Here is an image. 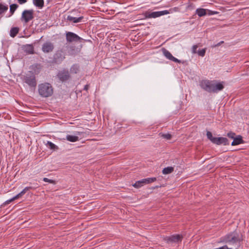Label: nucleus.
<instances>
[{"label":"nucleus","mask_w":249,"mask_h":249,"mask_svg":"<svg viewBox=\"0 0 249 249\" xmlns=\"http://www.w3.org/2000/svg\"><path fill=\"white\" fill-rule=\"evenodd\" d=\"M241 240L238 234L236 232H233L221 237L217 243H231L232 244L238 243V244H239Z\"/></svg>","instance_id":"nucleus-1"},{"label":"nucleus","mask_w":249,"mask_h":249,"mask_svg":"<svg viewBox=\"0 0 249 249\" xmlns=\"http://www.w3.org/2000/svg\"><path fill=\"white\" fill-rule=\"evenodd\" d=\"M38 93L42 97H48L53 94V88L48 83L40 84L38 85Z\"/></svg>","instance_id":"nucleus-2"},{"label":"nucleus","mask_w":249,"mask_h":249,"mask_svg":"<svg viewBox=\"0 0 249 249\" xmlns=\"http://www.w3.org/2000/svg\"><path fill=\"white\" fill-rule=\"evenodd\" d=\"M22 81L31 88H35L37 84L35 75L31 71H29L23 76Z\"/></svg>","instance_id":"nucleus-3"},{"label":"nucleus","mask_w":249,"mask_h":249,"mask_svg":"<svg viewBox=\"0 0 249 249\" xmlns=\"http://www.w3.org/2000/svg\"><path fill=\"white\" fill-rule=\"evenodd\" d=\"M207 137L212 142L217 145L223 144L227 145L229 144L228 140L225 137H214L213 136L212 133L210 131H207Z\"/></svg>","instance_id":"nucleus-4"},{"label":"nucleus","mask_w":249,"mask_h":249,"mask_svg":"<svg viewBox=\"0 0 249 249\" xmlns=\"http://www.w3.org/2000/svg\"><path fill=\"white\" fill-rule=\"evenodd\" d=\"M169 14L168 10H163L161 11L149 12L146 11L144 15L146 18H156L163 15Z\"/></svg>","instance_id":"nucleus-5"},{"label":"nucleus","mask_w":249,"mask_h":249,"mask_svg":"<svg viewBox=\"0 0 249 249\" xmlns=\"http://www.w3.org/2000/svg\"><path fill=\"white\" fill-rule=\"evenodd\" d=\"M183 236L180 234H175L171 236H165L163 240L167 243H177L181 242Z\"/></svg>","instance_id":"nucleus-6"},{"label":"nucleus","mask_w":249,"mask_h":249,"mask_svg":"<svg viewBox=\"0 0 249 249\" xmlns=\"http://www.w3.org/2000/svg\"><path fill=\"white\" fill-rule=\"evenodd\" d=\"M34 11L33 10H25L22 13L21 20L27 23L34 18Z\"/></svg>","instance_id":"nucleus-7"},{"label":"nucleus","mask_w":249,"mask_h":249,"mask_svg":"<svg viewBox=\"0 0 249 249\" xmlns=\"http://www.w3.org/2000/svg\"><path fill=\"white\" fill-rule=\"evenodd\" d=\"M213 81L209 80H202L200 82L199 85L200 87L204 90L211 92L212 86H213Z\"/></svg>","instance_id":"nucleus-8"},{"label":"nucleus","mask_w":249,"mask_h":249,"mask_svg":"<svg viewBox=\"0 0 249 249\" xmlns=\"http://www.w3.org/2000/svg\"><path fill=\"white\" fill-rule=\"evenodd\" d=\"M66 38L67 41L70 43L77 41L81 42L83 40V39L78 35L71 32H68L66 33Z\"/></svg>","instance_id":"nucleus-9"},{"label":"nucleus","mask_w":249,"mask_h":249,"mask_svg":"<svg viewBox=\"0 0 249 249\" xmlns=\"http://www.w3.org/2000/svg\"><path fill=\"white\" fill-rule=\"evenodd\" d=\"M57 76L59 80L62 82L66 81L71 77L69 71L66 69L59 71L57 73Z\"/></svg>","instance_id":"nucleus-10"},{"label":"nucleus","mask_w":249,"mask_h":249,"mask_svg":"<svg viewBox=\"0 0 249 249\" xmlns=\"http://www.w3.org/2000/svg\"><path fill=\"white\" fill-rule=\"evenodd\" d=\"M54 49V45L53 43L50 41L45 42L42 46V51L44 53L52 52Z\"/></svg>","instance_id":"nucleus-11"},{"label":"nucleus","mask_w":249,"mask_h":249,"mask_svg":"<svg viewBox=\"0 0 249 249\" xmlns=\"http://www.w3.org/2000/svg\"><path fill=\"white\" fill-rule=\"evenodd\" d=\"M213 86H212L211 92L216 93L223 90L224 88L223 82H217L215 80H213Z\"/></svg>","instance_id":"nucleus-12"},{"label":"nucleus","mask_w":249,"mask_h":249,"mask_svg":"<svg viewBox=\"0 0 249 249\" xmlns=\"http://www.w3.org/2000/svg\"><path fill=\"white\" fill-rule=\"evenodd\" d=\"M162 51L164 55L169 60L177 63L181 62L180 60L174 57L172 54L166 49L163 48L162 49Z\"/></svg>","instance_id":"nucleus-13"},{"label":"nucleus","mask_w":249,"mask_h":249,"mask_svg":"<svg viewBox=\"0 0 249 249\" xmlns=\"http://www.w3.org/2000/svg\"><path fill=\"white\" fill-rule=\"evenodd\" d=\"M38 184H36L35 186H28L25 187L21 192L17 195V197L19 198L23 195H24L28 191L30 190H34L38 187Z\"/></svg>","instance_id":"nucleus-14"},{"label":"nucleus","mask_w":249,"mask_h":249,"mask_svg":"<svg viewBox=\"0 0 249 249\" xmlns=\"http://www.w3.org/2000/svg\"><path fill=\"white\" fill-rule=\"evenodd\" d=\"M83 18V17H80L78 18L73 17L71 16H68L67 18V20L70 21H72L73 23H76L80 22L82 19Z\"/></svg>","instance_id":"nucleus-15"},{"label":"nucleus","mask_w":249,"mask_h":249,"mask_svg":"<svg viewBox=\"0 0 249 249\" xmlns=\"http://www.w3.org/2000/svg\"><path fill=\"white\" fill-rule=\"evenodd\" d=\"M243 143H244V141L242 139V136L238 135L237 137L233 139L231 143V145H236Z\"/></svg>","instance_id":"nucleus-16"},{"label":"nucleus","mask_w":249,"mask_h":249,"mask_svg":"<svg viewBox=\"0 0 249 249\" xmlns=\"http://www.w3.org/2000/svg\"><path fill=\"white\" fill-rule=\"evenodd\" d=\"M25 52L29 54H33L34 52V47L31 44H28L24 46V48Z\"/></svg>","instance_id":"nucleus-17"},{"label":"nucleus","mask_w":249,"mask_h":249,"mask_svg":"<svg viewBox=\"0 0 249 249\" xmlns=\"http://www.w3.org/2000/svg\"><path fill=\"white\" fill-rule=\"evenodd\" d=\"M196 14L199 17L204 16L207 15V10L203 8H197L196 11Z\"/></svg>","instance_id":"nucleus-18"},{"label":"nucleus","mask_w":249,"mask_h":249,"mask_svg":"<svg viewBox=\"0 0 249 249\" xmlns=\"http://www.w3.org/2000/svg\"><path fill=\"white\" fill-rule=\"evenodd\" d=\"M34 4L39 9H41L44 6V0H33Z\"/></svg>","instance_id":"nucleus-19"},{"label":"nucleus","mask_w":249,"mask_h":249,"mask_svg":"<svg viewBox=\"0 0 249 249\" xmlns=\"http://www.w3.org/2000/svg\"><path fill=\"white\" fill-rule=\"evenodd\" d=\"M66 139L71 142H75L79 141V137L76 136L68 135L66 136Z\"/></svg>","instance_id":"nucleus-20"},{"label":"nucleus","mask_w":249,"mask_h":249,"mask_svg":"<svg viewBox=\"0 0 249 249\" xmlns=\"http://www.w3.org/2000/svg\"><path fill=\"white\" fill-rule=\"evenodd\" d=\"M18 32H19L18 28L13 27L10 30V35L11 37H14L18 34Z\"/></svg>","instance_id":"nucleus-21"},{"label":"nucleus","mask_w":249,"mask_h":249,"mask_svg":"<svg viewBox=\"0 0 249 249\" xmlns=\"http://www.w3.org/2000/svg\"><path fill=\"white\" fill-rule=\"evenodd\" d=\"M79 71V66L77 64L73 65L70 68L71 73H77Z\"/></svg>","instance_id":"nucleus-22"},{"label":"nucleus","mask_w":249,"mask_h":249,"mask_svg":"<svg viewBox=\"0 0 249 249\" xmlns=\"http://www.w3.org/2000/svg\"><path fill=\"white\" fill-rule=\"evenodd\" d=\"M174 171V168L171 166H169L167 167L164 168L162 170V173L164 175H167L171 173Z\"/></svg>","instance_id":"nucleus-23"},{"label":"nucleus","mask_w":249,"mask_h":249,"mask_svg":"<svg viewBox=\"0 0 249 249\" xmlns=\"http://www.w3.org/2000/svg\"><path fill=\"white\" fill-rule=\"evenodd\" d=\"M156 180L157 178H150L142 179L143 183H144V184H149L150 183L155 181Z\"/></svg>","instance_id":"nucleus-24"},{"label":"nucleus","mask_w":249,"mask_h":249,"mask_svg":"<svg viewBox=\"0 0 249 249\" xmlns=\"http://www.w3.org/2000/svg\"><path fill=\"white\" fill-rule=\"evenodd\" d=\"M145 184L143 183L142 179L137 181L134 184H133V186L136 188H139L143 186Z\"/></svg>","instance_id":"nucleus-25"},{"label":"nucleus","mask_w":249,"mask_h":249,"mask_svg":"<svg viewBox=\"0 0 249 249\" xmlns=\"http://www.w3.org/2000/svg\"><path fill=\"white\" fill-rule=\"evenodd\" d=\"M46 145L50 149H52V150L58 149V147L56 145H55L54 143L52 142H51L48 141L47 143L46 144Z\"/></svg>","instance_id":"nucleus-26"},{"label":"nucleus","mask_w":249,"mask_h":249,"mask_svg":"<svg viewBox=\"0 0 249 249\" xmlns=\"http://www.w3.org/2000/svg\"><path fill=\"white\" fill-rule=\"evenodd\" d=\"M18 5L17 4H12L10 5V12L11 15H13L15 11L18 8Z\"/></svg>","instance_id":"nucleus-27"},{"label":"nucleus","mask_w":249,"mask_h":249,"mask_svg":"<svg viewBox=\"0 0 249 249\" xmlns=\"http://www.w3.org/2000/svg\"><path fill=\"white\" fill-rule=\"evenodd\" d=\"M8 9V5H4L2 3H0V15L7 11Z\"/></svg>","instance_id":"nucleus-28"},{"label":"nucleus","mask_w":249,"mask_h":249,"mask_svg":"<svg viewBox=\"0 0 249 249\" xmlns=\"http://www.w3.org/2000/svg\"><path fill=\"white\" fill-rule=\"evenodd\" d=\"M159 135L161 137H162V138H164V139H165L166 140H171V138H172V135L170 134H169V133L164 134V133H160L159 134Z\"/></svg>","instance_id":"nucleus-29"},{"label":"nucleus","mask_w":249,"mask_h":249,"mask_svg":"<svg viewBox=\"0 0 249 249\" xmlns=\"http://www.w3.org/2000/svg\"><path fill=\"white\" fill-rule=\"evenodd\" d=\"M206 51V48H204L202 50H198L197 52V53L199 56L203 57L205 55Z\"/></svg>","instance_id":"nucleus-30"},{"label":"nucleus","mask_w":249,"mask_h":249,"mask_svg":"<svg viewBox=\"0 0 249 249\" xmlns=\"http://www.w3.org/2000/svg\"><path fill=\"white\" fill-rule=\"evenodd\" d=\"M43 180L45 182H49L50 183H52L53 184H55L56 183V182L55 180H53V179H50L47 178H43Z\"/></svg>","instance_id":"nucleus-31"},{"label":"nucleus","mask_w":249,"mask_h":249,"mask_svg":"<svg viewBox=\"0 0 249 249\" xmlns=\"http://www.w3.org/2000/svg\"><path fill=\"white\" fill-rule=\"evenodd\" d=\"M195 8V5L194 4L192 3H188L186 6V9L188 10H192L194 9Z\"/></svg>","instance_id":"nucleus-32"},{"label":"nucleus","mask_w":249,"mask_h":249,"mask_svg":"<svg viewBox=\"0 0 249 249\" xmlns=\"http://www.w3.org/2000/svg\"><path fill=\"white\" fill-rule=\"evenodd\" d=\"M75 53H76V50H75V46H72L70 47V50H69V53L70 54H73Z\"/></svg>","instance_id":"nucleus-33"},{"label":"nucleus","mask_w":249,"mask_h":249,"mask_svg":"<svg viewBox=\"0 0 249 249\" xmlns=\"http://www.w3.org/2000/svg\"><path fill=\"white\" fill-rule=\"evenodd\" d=\"M18 197H17V195L16 196H15L14 197H13V198L9 199V200H6L5 203H4V204L6 205V204H9L10 203H11V202L13 201L14 200L18 199Z\"/></svg>","instance_id":"nucleus-34"},{"label":"nucleus","mask_w":249,"mask_h":249,"mask_svg":"<svg viewBox=\"0 0 249 249\" xmlns=\"http://www.w3.org/2000/svg\"><path fill=\"white\" fill-rule=\"evenodd\" d=\"M197 45H194L193 46L192 48V52L193 53H197V48H198Z\"/></svg>","instance_id":"nucleus-35"},{"label":"nucleus","mask_w":249,"mask_h":249,"mask_svg":"<svg viewBox=\"0 0 249 249\" xmlns=\"http://www.w3.org/2000/svg\"><path fill=\"white\" fill-rule=\"evenodd\" d=\"M207 11H208V13H207V14H208L209 16L218 14V12L216 11H211L210 10H207Z\"/></svg>","instance_id":"nucleus-36"},{"label":"nucleus","mask_w":249,"mask_h":249,"mask_svg":"<svg viewBox=\"0 0 249 249\" xmlns=\"http://www.w3.org/2000/svg\"><path fill=\"white\" fill-rule=\"evenodd\" d=\"M227 136L229 138L233 139L234 138V136H235V134L233 132H231L228 133Z\"/></svg>","instance_id":"nucleus-37"},{"label":"nucleus","mask_w":249,"mask_h":249,"mask_svg":"<svg viewBox=\"0 0 249 249\" xmlns=\"http://www.w3.org/2000/svg\"><path fill=\"white\" fill-rule=\"evenodd\" d=\"M27 0H18V2L20 4H22L23 3H25L27 2Z\"/></svg>","instance_id":"nucleus-38"},{"label":"nucleus","mask_w":249,"mask_h":249,"mask_svg":"<svg viewBox=\"0 0 249 249\" xmlns=\"http://www.w3.org/2000/svg\"><path fill=\"white\" fill-rule=\"evenodd\" d=\"M89 84H87L84 86V90H88L89 89Z\"/></svg>","instance_id":"nucleus-39"},{"label":"nucleus","mask_w":249,"mask_h":249,"mask_svg":"<svg viewBox=\"0 0 249 249\" xmlns=\"http://www.w3.org/2000/svg\"><path fill=\"white\" fill-rule=\"evenodd\" d=\"M224 43V41H221V42H219L218 43H217V44L215 45H214V47H218L219 46H220L221 44L223 43Z\"/></svg>","instance_id":"nucleus-40"},{"label":"nucleus","mask_w":249,"mask_h":249,"mask_svg":"<svg viewBox=\"0 0 249 249\" xmlns=\"http://www.w3.org/2000/svg\"><path fill=\"white\" fill-rule=\"evenodd\" d=\"M54 61L55 63H58V61H57V60H56V59L55 58H54Z\"/></svg>","instance_id":"nucleus-41"}]
</instances>
